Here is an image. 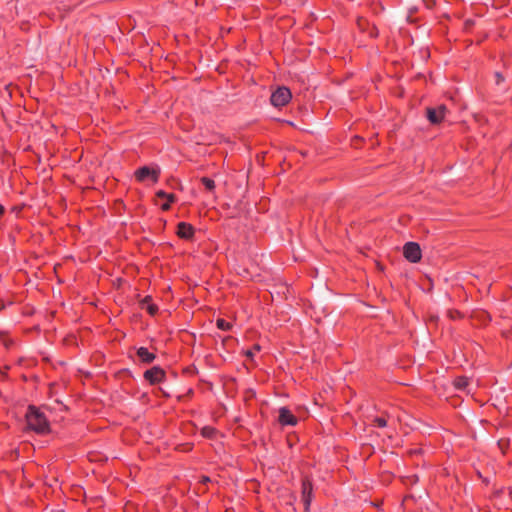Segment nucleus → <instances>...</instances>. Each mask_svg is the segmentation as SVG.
<instances>
[{"label": "nucleus", "mask_w": 512, "mask_h": 512, "mask_svg": "<svg viewBox=\"0 0 512 512\" xmlns=\"http://www.w3.org/2000/svg\"><path fill=\"white\" fill-rule=\"evenodd\" d=\"M26 421L28 428L38 434H46L50 431V425L46 416L35 406L30 405L28 407Z\"/></svg>", "instance_id": "1"}, {"label": "nucleus", "mask_w": 512, "mask_h": 512, "mask_svg": "<svg viewBox=\"0 0 512 512\" xmlns=\"http://www.w3.org/2000/svg\"><path fill=\"white\" fill-rule=\"evenodd\" d=\"M292 98L289 88L285 86L278 87L270 97V102L275 107H283L287 105Z\"/></svg>", "instance_id": "2"}, {"label": "nucleus", "mask_w": 512, "mask_h": 512, "mask_svg": "<svg viewBox=\"0 0 512 512\" xmlns=\"http://www.w3.org/2000/svg\"><path fill=\"white\" fill-rule=\"evenodd\" d=\"M404 257L411 263H417L421 260V248L416 242H408L403 247Z\"/></svg>", "instance_id": "3"}, {"label": "nucleus", "mask_w": 512, "mask_h": 512, "mask_svg": "<svg viewBox=\"0 0 512 512\" xmlns=\"http://www.w3.org/2000/svg\"><path fill=\"white\" fill-rule=\"evenodd\" d=\"M159 170L152 169L148 166H143L135 171V178L138 182H144L147 179H151L156 183L159 179Z\"/></svg>", "instance_id": "4"}, {"label": "nucleus", "mask_w": 512, "mask_h": 512, "mask_svg": "<svg viewBox=\"0 0 512 512\" xmlns=\"http://www.w3.org/2000/svg\"><path fill=\"white\" fill-rule=\"evenodd\" d=\"M144 378L151 385H155V384L161 383L165 380L166 373L161 367L154 366L145 371Z\"/></svg>", "instance_id": "5"}, {"label": "nucleus", "mask_w": 512, "mask_h": 512, "mask_svg": "<svg viewBox=\"0 0 512 512\" xmlns=\"http://www.w3.org/2000/svg\"><path fill=\"white\" fill-rule=\"evenodd\" d=\"M447 112L448 109L443 104L435 108H427V118L432 124H439L444 120Z\"/></svg>", "instance_id": "6"}, {"label": "nucleus", "mask_w": 512, "mask_h": 512, "mask_svg": "<svg viewBox=\"0 0 512 512\" xmlns=\"http://www.w3.org/2000/svg\"><path fill=\"white\" fill-rule=\"evenodd\" d=\"M302 501L305 506V510L307 511L310 507L311 501H312V494H313V485L311 480L308 477H305L302 479Z\"/></svg>", "instance_id": "7"}, {"label": "nucleus", "mask_w": 512, "mask_h": 512, "mask_svg": "<svg viewBox=\"0 0 512 512\" xmlns=\"http://www.w3.org/2000/svg\"><path fill=\"white\" fill-rule=\"evenodd\" d=\"M278 422L282 426H295L298 423V419L287 407H281L279 409Z\"/></svg>", "instance_id": "8"}, {"label": "nucleus", "mask_w": 512, "mask_h": 512, "mask_svg": "<svg viewBox=\"0 0 512 512\" xmlns=\"http://www.w3.org/2000/svg\"><path fill=\"white\" fill-rule=\"evenodd\" d=\"M195 233L194 227L187 222H179L177 224L176 234L179 238L190 240L193 238Z\"/></svg>", "instance_id": "9"}, {"label": "nucleus", "mask_w": 512, "mask_h": 512, "mask_svg": "<svg viewBox=\"0 0 512 512\" xmlns=\"http://www.w3.org/2000/svg\"><path fill=\"white\" fill-rule=\"evenodd\" d=\"M156 196L158 198L166 199V202L161 205V209L163 211H168L170 209V207H171V204L176 202V200H177V197H176L175 194L167 193V192H165L163 190L157 191L156 192Z\"/></svg>", "instance_id": "10"}, {"label": "nucleus", "mask_w": 512, "mask_h": 512, "mask_svg": "<svg viewBox=\"0 0 512 512\" xmlns=\"http://www.w3.org/2000/svg\"><path fill=\"white\" fill-rule=\"evenodd\" d=\"M137 356L142 363L150 364L156 359V355L150 352L146 347L137 349Z\"/></svg>", "instance_id": "11"}, {"label": "nucleus", "mask_w": 512, "mask_h": 512, "mask_svg": "<svg viewBox=\"0 0 512 512\" xmlns=\"http://www.w3.org/2000/svg\"><path fill=\"white\" fill-rule=\"evenodd\" d=\"M390 420L391 417L388 414H382L372 419V425L378 428H384L388 426Z\"/></svg>", "instance_id": "12"}, {"label": "nucleus", "mask_w": 512, "mask_h": 512, "mask_svg": "<svg viewBox=\"0 0 512 512\" xmlns=\"http://www.w3.org/2000/svg\"><path fill=\"white\" fill-rule=\"evenodd\" d=\"M219 431L212 426H204L201 429V435L206 439H216Z\"/></svg>", "instance_id": "13"}, {"label": "nucleus", "mask_w": 512, "mask_h": 512, "mask_svg": "<svg viewBox=\"0 0 512 512\" xmlns=\"http://www.w3.org/2000/svg\"><path fill=\"white\" fill-rule=\"evenodd\" d=\"M468 384H469V379L464 376L457 377L454 380V385L459 390L465 389L468 386Z\"/></svg>", "instance_id": "14"}, {"label": "nucleus", "mask_w": 512, "mask_h": 512, "mask_svg": "<svg viewBox=\"0 0 512 512\" xmlns=\"http://www.w3.org/2000/svg\"><path fill=\"white\" fill-rule=\"evenodd\" d=\"M201 183L203 184V186L208 190V191H214L216 185H215V181L211 178H208V177H202L201 178Z\"/></svg>", "instance_id": "15"}, {"label": "nucleus", "mask_w": 512, "mask_h": 512, "mask_svg": "<svg viewBox=\"0 0 512 512\" xmlns=\"http://www.w3.org/2000/svg\"><path fill=\"white\" fill-rule=\"evenodd\" d=\"M217 328L223 331H228L231 329V323L227 322L225 319L219 318L216 321Z\"/></svg>", "instance_id": "16"}, {"label": "nucleus", "mask_w": 512, "mask_h": 512, "mask_svg": "<svg viewBox=\"0 0 512 512\" xmlns=\"http://www.w3.org/2000/svg\"><path fill=\"white\" fill-rule=\"evenodd\" d=\"M259 351H260V346L256 344V345H254L253 349L247 350L245 352V355L249 358H252L254 356L255 352H259Z\"/></svg>", "instance_id": "17"}, {"label": "nucleus", "mask_w": 512, "mask_h": 512, "mask_svg": "<svg viewBox=\"0 0 512 512\" xmlns=\"http://www.w3.org/2000/svg\"><path fill=\"white\" fill-rule=\"evenodd\" d=\"M147 311L150 315L154 316L158 312V307L155 304H148Z\"/></svg>", "instance_id": "18"}, {"label": "nucleus", "mask_w": 512, "mask_h": 512, "mask_svg": "<svg viewBox=\"0 0 512 512\" xmlns=\"http://www.w3.org/2000/svg\"><path fill=\"white\" fill-rule=\"evenodd\" d=\"M495 77H496V82H497V84H499L500 82H502V81H503V77H502V75H501L500 73H498V72H497V73L495 74Z\"/></svg>", "instance_id": "19"}, {"label": "nucleus", "mask_w": 512, "mask_h": 512, "mask_svg": "<svg viewBox=\"0 0 512 512\" xmlns=\"http://www.w3.org/2000/svg\"><path fill=\"white\" fill-rule=\"evenodd\" d=\"M200 482L206 484L210 482V478L208 476H202Z\"/></svg>", "instance_id": "20"}, {"label": "nucleus", "mask_w": 512, "mask_h": 512, "mask_svg": "<svg viewBox=\"0 0 512 512\" xmlns=\"http://www.w3.org/2000/svg\"><path fill=\"white\" fill-rule=\"evenodd\" d=\"M4 213H5V208H4V206L0 205V217L3 216Z\"/></svg>", "instance_id": "21"}, {"label": "nucleus", "mask_w": 512, "mask_h": 512, "mask_svg": "<svg viewBox=\"0 0 512 512\" xmlns=\"http://www.w3.org/2000/svg\"><path fill=\"white\" fill-rule=\"evenodd\" d=\"M149 300H150V297H148V296H147V297H145V299L143 300V305H144L145 303H148V302H149Z\"/></svg>", "instance_id": "22"}]
</instances>
